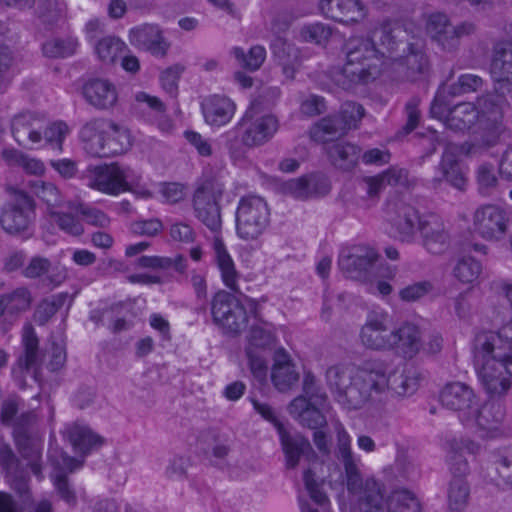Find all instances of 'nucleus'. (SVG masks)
<instances>
[{
    "instance_id": "1",
    "label": "nucleus",
    "mask_w": 512,
    "mask_h": 512,
    "mask_svg": "<svg viewBox=\"0 0 512 512\" xmlns=\"http://www.w3.org/2000/svg\"><path fill=\"white\" fill-rule=\"evenodd\" d=\"M326 382L335 399L347 409H360L379 394L373 360L356 370L349 364H337L326 371Z\"/></svg>"
},
{
    "instance_id": "2",
    "label": "nucleus",
    "mask_w": 512,
    "mask_h": 512,
    "mask_svg": "<svg viewBox=\"0 0 512 512\" xmlns=\"http://www.w3.org/2000/svg\"><path fill=\"white\" fill-rule=\"evenodd\" d=\"M508 345L502 342V334L493 331H481L473 341L474 362L478 378L491 396H502L511 387V381L503 360Z\"/></svg>"
},
{
    "instance_id": "3",
    "label": "nucleus",
    "mask_w": 512,
    "mask_h": 512,
    "mask_svg": "<svg viewBox=\"0 0 512 512\" xmlns=\"http://www.w3.org/2000/svg\"><path fill=\"white\" fill-rule=\"evenodd\" d=\"M346 62L335 74V83L344 90L359 84H368L377 79L382 71L385 52L378 49L373 39L351 37L344 46Z\"/></svg>"
},
{
    "instance_id": "4",
    "label": "nucleus",
    "mask_w": 512,
    "mask_h": 512,
    "mask_svg": "<svg viewBox=\"0 0 512 512\" xmlns=\"http://www.w3.org/2000/svg\"><path fill=\"white\" fill-rule=\"evenodd\" d=\"M35 203L32 197L23 191L15 193L14 198L1 209L0 225L5 233L29 239L34 234Z\"/></svg>"
},
{
    "instance_id": "5",
    "label": "nucleus",
    "mask_w": 512,
    "mask_h": 512,
    "mask_svg": "<svg viewBox=\"0 0 512 512\" xmlns=\"http://www.w3.org/2000/svg\"><path fill=\"white\" fill-rule=\"evenodd\" d=\"M270 224V210L259 196L242 197L236 211L237 235L246 241L258 239Z\"/></svg>"
},
{
    "instance_id": "6",
    "label": "nucleus",
    "mask_w": 512,
    "mask_h": 512,
    "mask_svg": "<svg viewBox=\"0 0 512 512\" xmlns=\"http://www.w3.org/2000/svg\"><path fill=\"white\" fill-rule=\"evenodd\" d=\"M224 192V185L216 179L201 182L193 194L195 217L213 232L222 225L219 201Z\"/></svg>"
},
{
    "instance_id": "7",
    "label": "nucleus",
    "mask_w": 512,
    "mask_h": 512,
    "mask_svg": "<svg viewBox=\"0 0 512 512\" xmlns=\"http://www.w3.org/2000/svg\"><path fill=\"white\" fill-rule=\"evenodd\" d=\"M476 31L474 22L463 21L453 25L449 17L441 12L432 13L427 21L429 36L446 53H455L460 47L461 38L471 36Z\"/></svg>"
},
{
    "instance_id": "8",
    "label": "nucleus",
    "mask_w": 512,
    "mask_h": 512,
    "mask_svg": "<svg viewBox=\"0 0 512 512\" xmlns=\"http://www.w3.org/2000/svg\"><path fill=\"white\" fill-rule=\"evenodd\" d=\"M213 321L224 333L238 335L248 323L247 310L242 302L233 294L220 290L211 302Z\"/></svg>"
},
{
    "instance_id": "9",
    "label": "nucleus",
    "mask_w": 512,
    "mask_h": 512,
    "mask_svg": "<svg viewBox=\"0 0 512 512\" xmlns=\"http://www.w3.org/2000/svg\"><path fill=\"white\" fill-rule=\"evenodd\" d=\"M379 394L386 390L397 396L412 395L419 386L421 374L413 367L395 369L387 373V364L382 360H373Z\"/></svg>"
},
{
    "instance_id": "10",
    "label": "nucleus",
    "mask_w": 512,
    "mask_h": 512,
    "mask_svg": "<svg viewBox=\"0 0 512 512\" xmlns=\"http://www.w3.org/2000/svg\"><path fill=\"white\" fill-rule=\"evenodd\" d=\"M511 223V210L495 204L480 206L473 215L475 231L486 240L502 239Z\"/></svg>"
},
{
    "instance_id": "11",
    "label": "nucleus",
    "mask_w": 512,
    "mask_h": 512,
    "mask_svg": "<svg viewBox=\"0 0 512 512\" xmlns=\"http://www.w3.org/2000/svg\"><path fill=\"white\" fill-rule=\"evenodd\" d=\"M378 253L368 246H353L341 252L339 267L346 277L365 282L369 280Z\"/></svg>"
},
{
    "instance_id": "12",
    "label": "nucleus",
    "mask_w": 512,
    "mask_h": 512,
    "mask_svg": "<svg viewBox=\"0 0 512 512\" xmlns=\"http://www.w3.org/2000/svg\"><path fill=\"white\" fill-rule=\"evenodd\" d=\"M391 318L384 310H372L360 330L361 343L373 351H389Z\"/></svg>"
},
{
    "instance_id": "13",
    "label": "nucleus",
    "mask_w": 512,
    "mask_h": 512,
    "mask_svg": "<svg viewBox=\"0 0 512 512\" xmlns=\"http://www.w3.org/2000/svg\"><path fill=\"white\" fill-rule=\"evenodd\" d=\"M489 71L493 84L512 91V40L498 39L492 44Z\"/></svg>"
},
{
    "instance_id": "14",
    "label": "nucleus",
    "mask_w": 512,
    "mask_h": 512,
    "mask_svg": "<svg viewBox=\"0 0 512 512\" xmlns=\"http://www.w3.org/2000/svg\"><path fill=\"white\" fill-rule=\"evenodd\" d=\"M440 400L443 406L458 413L462 423L471 420L477 409V397L474 391L461 382L447 384L441 394Z\"/></svg>"
},
{
    "instance_id": "15",
    "label": "nucleus",
    "mask_w": 512,
    "mask_h": 512,
    "mask_svg": "<svg viewBox=\"0 0 512 512\" xmlns=\"http://www.w3.org/2000/svg\"><path fill=\"white\" fill-rule=\"evenodd\" d=\"M131 170L118 163L96 166L93 170V179L90 186L100 192L118 195L123 191H130L129 179Z\"/></svg>"
},
{
    "instance_id": "16",
    "label": "nucleus",
    "mask_w": 512,
    "mask_h": 512,
    "mask_svg": "<svg viewBox=\"0 0 512 512\" xmlns=\"http://www.w3.org/2000/svg\"><path fill=\"white\" fill-rule=\"evenodd\" d=\"M405 55L396 61V71L402 80L416 82L424 79L430 70L428 56L421 41L407 44Z\"/></svg>"
},
{
    "instance_id": "17",
    "label": "nucleus",
    "mask_w": 512,
    "mask_h": 512,
    "mask_svg": "<svg viewBox=\"0 0 512 512\" xmlns=\"http://www.w3.org/2000/svg\"><path fill=\"white\" fill-rule=\"evenodd\" d=\"M419 232L422 245L429 253L441 254L450 246V233L439 215H423L419 220Z\"/></svg>"
},
{
    "instance_id": "18",
    "label": "nucleus",
    "mask_w": 512,
    "mask_h": 512,
    "mask_svg": "<svg viewBox=\"0 0 512 512\" xmlns=\"http://www.w3.org/2000/svg\"><path fill=\"white\" fill-rule=\"evenodd\" d=\"M279 127L278 120L273 115H263L255 119L245 115L236 127L242 129V143L247 147H256L268 142Z\"/></svg>"
},
{
    "instance_id": "19",
    "label": "nucleus",
    "mask_w": 512,
    "mask_h": 512,
    "mask_svg": "<svg viewBox=\"0 0 512 512\" xmlns=\"http://www.w3.org/2000/svg\"><path fill=\"white\" fill-rule=\"evenodd\" d=\"M46 124V117L36 112H22L11 121V131L19 145L28 148L42 140L41 130Z\"/></svg>"
},
{
    "instance_id": "20",
    "label": "nucleus",
    "mask_w": 512,
    "mask_h": 512,
    "mask_svg": "<svg viewBox=\"0 0 512 512\" xmlns=\"http://www.w3.org/2000/svg\"><path fill=\"white\" fill-rule=\"evenodd\" d=\"M351 440L343 426L337 428L336 457L343 464L347 488L351 492H358L363 487L362 476L358 467V459L351 450Z\"/></svg>"
},
{
    "instance_id": "21",
    "label": "nucleus",
    "mask_w": 512,
    "mask_h": 512,
    "mask_svg": "<svg viewBox=\"0 0 512 512\" xmlns=\"http://www.w3.org/2000/svg\"><path fill=\"white\" fill-rule=\"evenodd\" d=\"M388 212L391 214L390 223L394 230L395 237L402 242H410L416 231V224L419 225L418 211L411 205L402 201L388 204Z\"/></svg>"
},
{
    "instance_id": "22",
    "label": "nucleus",
    "mask_w": 512,
    "mask_h": 512,
    "mask_svg": "<svg viewBox=\"0 0 512 512\" xmlns=\"http://www.w3.org/2000/svg\"><path fill=\"white\" fill-rule=\"evenodd\" d=\"M114 121L107 118H93L79 131V138L85 151L94 157H103L104 138L114 129Z\"/></svg>"
},
{
    "instance_id": "23",
    "label": "nucleus",
    "mask_w": 512,
    "mask_h": 512,
    "mask_svg": "<svg viewBox=\"0 0 512 512\" xmlns=\"http://www.w3.org/2000/svg\"><path fill=\"white\" fill-rule=\"evenodd\" d=\"M86 102L97 110L112 109L118 102L116 86L107 79L91 78L82 87Z\"/></svg>"
},
{
    "instance_id": "24",
    "label": "nucleus",
    "mask_w": 512,
    "mask_h": 512,
    "mask_svg": "<svg viewBox=\"0 0 512 512\" xmlns=\"http://www.w3.org/2000/svg\"><path fill=\"white\" fill-rule=\"evenodd\" d=\"M281 191L296 199L305 200L324 196L330 191L328 179L320 174H311L297 179H290L281 184Z\"/></svg>"
},
{
    "instance_id": "25",
    "label": "nucleus",
    "mask_w": 512,
    "mask_h": 512,
    "mask_svg": "<svg viewBox=\"0 0 512 512\" xmlns=\"http://www.w3.org/2000/svg\"><path fill=\"white\" fill-rule=\"evenodd\" d=\"M49 459L52 464L60 470L54 480L58 494L68 504H75L76 496L69 486L68 478L65 473L73 472L75 469L79 468L82 465V461L69 456L66 452L56 447L49 450Z\"/></svg>"
},
{
    "instance_id": "26",
    "label": "nucleus",
    "mask_w": 512,
    "mask_h": 512,
    "mask_svg": "<svg viewBox=\"0 0 512 512\" xmlns=\"http://www.w3.org/2000/svg\"><path fill=\"white\" fill-rule=\"evenodd\" d=\"M421 348V333L412 323L404 322L392 329L389 351H395L406 359H412Z\"/></svg>"
},
{
    "instance_id": "27",
    "label": "nucleus",
    "mask_w": 512,
    "mask_h": 512,
    "mask_svg": "<svg viewBox=\"0 0 512 512\" xmlns=\"http://www.w3.org/2000/svg\"><path fill=\"white\" fill-rule=\"evenodd\" d=\"M129 36L132 45L144 49L154 56L164 57L170 47L157 25L144 24L133 28Z\"/></svg>"
},
{
    "instance_id": "28",
    "label": "nucleus",
    "mask_w": 512,
    "mask_h": 512,
    "mask_svg": "<svg viewBox=\"0 0 512 512\" xmlns=\"http://www.w3.org/2000/svg\"><path fill=\"white\" fill-rule=\"evenodd\" d=\"M277 431L285 454L287 468L294 469L298 465L301 456L307 458L316 456L309 440L303 435L289 433L281 423H277Z\"/></svg>"
},
{
    "instance_id": "29",
    "label": "nucleus",
    "mask_w": 512,
    "mask_h": 512,
    "mask_svg": "<svg viewBox=\"0 0 512 512\" xmlns=\"http://www.w3.org/2000/svg\"><path fill=\"white\" fill-rule=\"evenodd\" d=\"M494 89V92L484 94L476 100L475 106L479 112V123L503 121L504 108L509 106L506 95L512 91H502L495 85Z\"/></svg>"
},
{
    "instance_id": "30",
    "label": "nucleus",
    "mask_w": 512,
    "mask_h": 512,
    "mask_svg": "<svg viewBox=\"0 0 512 512\" xmlns=\"http://www.w3.org/2000/svg\"><path fill=\"white\" fill-rule=\"evenodd\" d=\"M319 7L326 17L338 22H357L364 16L359 0H321Z\"/></svg>"
},
{
    "instance_id": "31",
    "label": "nucleus",
    "mask_w": 512,
    "mask_h": 512,
    "mask_svg": "<svg viewBox=\"0 0 512 512\" xmlns=\"http://www.w3.org/2000/svg\"><path fill=\"white\" fill-rule=\"evenodd\" d=\"M373 40L379 45L386 54L392 55L397 52H406L407 44L405 38L406 31L399 25H393L390 22H385L379 27L375 28L372 32Z\"/></svg>"
},
{
    "instance_id": "32",
    "label": "nucleus",
    "mask_w": 512,
    "mask_h": 512,
    "mask_svg": "<svg viewBox=\"0 0 512 512\" xmlns=\"http://www.w3.org/2000/svg\"><path fill=\"white\" fill-rule=\"evenodd\" d=\"M459 154L460 147L457 144L445 143L438 169L442 173L443 179L451 186L458 190H464L466 178L459 165Z\"/></svg>"
},
{
    "instance_id": "33",
    "label": "nucleus",
    "mask_w": 512,
    "mask_h": 512,
    "mask_svg": "<svg viewBox=\"0 0 512 512\" xmlns=\"http://www.w3.org/2000/svg\"><path fill=\"white\" fill-rule=\"evenodd\" d=\"M270 49L277 63L282 67V72L287 79H293L300 66V52L297 47L287 42L281 36H275L270 44Z\"/></svg>"
},
{
    "instance_id": "34",
    "label": "nucleus",
    "mask_w": 512,
    "mask_h": 512,
    "mask_svg": "<svg viewBox=\"0 0 512 512\" xmlns=\"http://www.w3.org/2000/svg\"><path fill=\"white\" fill-rule=\"evenodd\" d=\"M202 112L207 124L220 127L233 117L235 104L227 97L214 95L203 101Z\"/></svg>"
},
{
    "instance_id": "35",
    "label": "nucleus",
    "mask_w": 512,
    "mask_h": 512,
    "mask_svg": "<svg viewBox=\"0 0 512 512\" xmlns=\"http://www.w3.org/2000/svg\"><path fill=\"white\" fill-rule=\"evenodd\" d=\"M23 354L18 358L17 364L21 370L34 371V378L37 379L38 370L42 363V354L39 351V341L33 327L27 326L23 332Z\"/></svg>"
},
{
    "instance_id": "36",
    "label": "nucleus",
    "mask_w": 512,
    "mask_h": 512,
    "mask_svg": "<svg viewBox=\"0 0 512 512\" xmlns=\"http://www.w3.org/2000/svg\"><path fill=\"white\" fill-rule=\"evenodd\" d=\"M479 112L475 104L470 102L459 103L449 109L445 117V126L456 132L469 130L477 121Z\"/></svg>"
},
{
    "instance_id": "37",
    "label": "nucleus",
    "mask_w": 512,
    "mask_h": 512,
    "mask_svg": "<svg viewBox=\"0 0 512 512\" xmlns=\"http://www.w3.org/2000/svg\"><path fill=\"white\" fill-rule=\"evenodd\" d=\"M493 466L496 475L489 474L490 481L502 489L512 487V446L493 452Z\"/></svg>"
},
{
    "instance_id": "38",
    "label": "nucleus",
    "mask_w": 512,
    "mask_h": 512,
    "mask_svg": "<svg viewBox=\"0 0 512 512\" xmlns=\"http://www.w3.org/2000/svg\"><path fill=\"white\" fill-rule=\"evenodd\" d=\"M504 418V412L498 403H486L480 406L477 401V409L471 420L464 422L465 425H476L479 429L485 431H492L497 429L498 425Z\"/></svg>"
},
{
    "instance_id": "39",
    "label": "nucleus",
    "mask_w": 512,
    "mask_h": 512,
    "mask_svg": "<svg viewBox=\"0 0 512 512\" xmlns=\"http://www.w3.org/2000/svg\"><path fill=\"white\" fill-rule=\"evenodd\" d=\"M215 261L221 272V277L224 284L232 291L239 293L237 280L239 274L235 269L234 262L228 254L223 241L220 238H215L214 243Z\"/></svg>"
},
{
    "instance_id": "40",
    "label": "nucleus",
    "mask_w": 512,
    "mask_h": 512,
    "mask_svg": "<svg viewBox=\"0 0 512 512\" xmlns=\"http://www.w3.org/2000/svg\"><path fill=\"white\" fill-rule=\"evenodd\" d=\"M326 150L332 164L342 170L352 169L360 154V148L349 142L333 143Z\"/></svg>"
},
{
    "instance_id": "41",
    "label": "nucleus",
    "mask_w": 512,
    "mask_h": 512,
    "mask_svg": "<svg viewBox=\"0 0 512 512\" xmlns=\"http://www.w3.org/2000/svg\"><path fill=\"white\" fill-rule=\"evenodd\" d=\"M67 436L74 448L83 454L102 444L100 436L94 434L87 426L77 423L67 429Z\"/></svg>"
},
{
    "instance_id": "42",
    "label": "nucleus",
    "mask_w": 512,
    "mask_h": 512,
    "mask_svg": "<svg viewBox=\"0 0 512 512\" xmlns=\"http://www.w3.org/2000/svg\"><path fill=\"white\" fill-rule=\"evenodd\" d=\"M346 133L336 115L322 118L310 129V136L316 142L325 143Z\"/></svg>"
},
{
    "instance_id": "43",
    "label": "nucleus",
    "mask_w": 512,
    "mask_h": 512,
    "mask_svg": "<svg viewBox=\"0 0 512 512\" xmlns=\"http://www.w3.org/2000/svg\"><path fill=\"white\" fill-rule=\"evenodd\" d=\"M387 506L388 512H402L405 510L421 512L423 509L419 497L405 488L394 490L387 499Z\"/></svg>"
},
{
    "instance_id": "44",
    "label": "nucleus",
    "mask_w": 512,
    "mask_h": 512,
    "mask_svg": "<svg viewBox=\"0 0 512 512\" xmlns=\"http://www.w3.org/2000/svg\"><path fill=\"white\" fill-rule=\"evenodd\" d=\"M115 128L104 138L103 157L125 153L131 147V137L127 129L114 122Z\"/></svg>"
},
{
    "instance_id": "45",
    "label": "nucleus",
    "mask_w": 512,
    "mask_h": 512,
    "mask_svg": "<svg viewBox=\"0 0 512 512\" xmlns=\"http://www.w3.org/2000/svg\"><path fill=\"white\" fill-rule=\"evenodd\" d=\"M3 297L7 306L5 320L9 319V324L13 325L18 314L29 308L31 303L30 292L26 288L20 287L11 293L4 294Z\"/></svg>"
},
{
    "instance_id": "46",
    "label": "nucleus",
    "mask_w": 512,
    "mask_h": 512,
    "mask_svg": "<svg viewBox=\"0 0 512 512\" xmlns=\"http://www.w3.org/2000/svg\"><path fill=\"white\" fill-rule=\"evenodd\" d=\"M470 488L464 478H453L448 488V506L451 511L459 512L467 508Z\"/></svg>"
},
{
    "instance_id": "47",
    "label": "nucleus",
    "mask_w": 512,
    "mask_h": 512,
    "mask_svg": "<svg viewBox=\"0 0 512 512\" xmlns=\"http://www.w3.org/2000/svg\"><path fill=\"white\" fill-rule=\"evenodd\" d=\"M30 186L35 195L47 205L49 213L64 204V197L53 183L36 180Z\"/></svg>"
},
{
    "instance_id": "48",
    "label": "nucleus",
    "mask_w": 512,
    "mask_h": 512,
    "mask_svg": "<svg viewBox=\"0 0 512 512\" xmlns=\"http://www.w3.org/2000/svg\"><path fill=\"white\" fill-rule=\"evenodd\" d=\"M125 49V43L115 36H106L95 44V51L104 64H113Z\"/></svg>"
},
{
    "instance_id": "49",
    "label": "nucleus",
    "mask_w": 512,
    "mask_h": 512,
    "mask_svg": "<svg viewBox=\"0 0 512 512\" xmlns=\"http://www.w3.org/2000/svg\"><path fill=\"white\" fill-rule=\"evenodd\" d=\"M136 265L140 268L153 270H167L174 267L179 272H183L186 267L185 259L181 255L174 259L160 256H141L137 259Z\"/></svg>"
},
{
    "instance_id": "50",
    "label": "nucleus",
    "mask_w": 512,
    "mask_h": 512,
    "mask_svg": "<svg viewBox=\"0 0 512 512\" xmlns=\"http://www.w3.org/2000/svg\"><path fill=\"white\" fill-rule=\"evenodd\" d=\"M414 139L422 151V159L432 156L436 152L439 145H442L445 148V143H451L450 141H447L445 138L441 137L436 130L431 128H427L423 132L415 133Z\"/></svg>"
},
{
    "instance_id": "51",
    "label": "nucleus",
    "mask_w": 512,
    "mask_h": 512,
    "mask_svg": "<svg viewBox=\"0 0 512 512\" xmlns=\"http://www.w3.org/2000/svg\"><path fill=\"white\" fill-rule=\"evenodd\" d=\"M232 53L240 66L250 71H256L263 64L266 57V50L263 46L255 45L250 48L248 53L240 47H235Z\"/></svg>"
},
{
    "instance_id": "52",
    "label": "nucleus",
    "mask_w": 512,
    "mask_h": 512,
    "mask_svg": "<svg viewBox=\"0 0 512 512\" xmlns=\"http://www.w3.org/2000/svg\"><path fill=\"white\" fill-rule=\"evenodd\" d=\"M484 79L475 74H462L457 81L452 83L448 88L451 96H460L467 93H473L481 90L484 86Z\"/></svg>"
},
{
    "instance_id": "53",
    "label": "nucleus",
    "mask_w": 512,
    "mask_h": 512,
    "mask_svg": "<svg viewBox=\"0 0 512 512\" xmlns=\"http://www.w3.org/2000/svg\"><path fill=\"white\" fill-rule=\"evenodd\" d=\"M77 48V41L72 38H55L46 41L42 45L43 54L49 58L67 57L74 54Z\"/></svg>"
},
{
    "instance_id": "54",
    "label": "nucleus",
    "mask_w": 512,
    "mask_h": 512,
    "mask_svg": "<svg viewBox=\"0 0 512 512\" xmlns=\"http://www.w3.org/2000/svg\"><path fill=\"white\" fill-rule=\"evenodd\" d=\"M17 442L19 446V452L22 458L27 460V465L30 467L32 473L38 478L41 477L42 466L40 463V449L36 445L31 444L29 438H19Z\"/></svg>"
},
{
    "instance_id": "55",
    "label": "nucleus",
    "mask_w": 512,
    "mask_h": 512,
    "mask_svg": "<svg viewBox=\"0 0 512 512\" xmlns=\"http://www.w3.org/2000/svg\"><path fill=\"white\" fill-rule=\"evenodd\" d=\"M420 98L414 96L410 98L405 104L406 123L396 133L397 138H402L413 132L419 125L421 119V112L419 109Z\"/></svg>"
},
{
    "instance_id": "56",
    "label": "nucleus",
    "mask_w": 512,
    "mask_h": 512,
    "mask_svg": "<svg viewBox=\"0 0 512 512\" xmlns=\"http://www.w3.org/2000/svg\"><path fill=\"white\" fill-rule=\"evenodd\" d=\"M271 377L275 387L284 392L298 381L299 375L293 365H273Z\"/></svg>"
},
{
    "instance_id": "57",
    "label": "nucleus",
    "mask_w": 512,
    "mask_h": 512,
    "mask_svg": "<svg viewBox=\"0 0 512 512\" xmlns=\"http://www.w3.org/2000/svg\"><path fill=\"white\" fill-rule=\"evenodd\" d=\"M481 270L480 262L472 257H464L457 262L454 275L463 283H472L479 277Z\"/></svg>"
},
{
    "instance_id": "58",
    "label": "nucleus",
    "mask_w": 512,
    "mask_h": 512,
    "mask_svg": "<svg viewBox=\"0 0 512 512\" xmlns=\"http://www.w3.org/2000/svg\"><path fill=\"white\" fill-rule=\"evenodd\" d=\"M365 113L362 105L356 102H345L340 109L337 118L342 122L344 129L347 131L356 128Z\"/></svg>"
},
{
    "instance_id": "59",
    "label": "nucleus",
    "mask_w": 512,
    "mask_h": 512,
    "mask_svg": "<svg viewBox=\"0 0 512 512\" xmlns=\"http://www.w3.org/2000/svg\"><path fill=\"white\" fill-rule=\"evenodd\" d=\"M361 499L370 509L381 510L384 502L383 485L373 478L367 479Z\"/></svg>"
},
{
    "instance_id": "60",
    "label": "nucleus",
    "mask_w": 512,
    "mask_h": 512,
    "mask_svg": "<svg viewBox=\"0 0 512 512\" xmlns=\"http://www.w3.org/2000/svg\"><path fill=\"white\" fill-rule=\"evenodd\" d=\"M478 190L482 195H491L498 186V179L491 164L485 163L477 170Z\"/></svg>"
},
{
    "instance_id": "61",
    "label": "nucleus",
    "mask_w": 512,
    "mask_h": 512,
    "mask_svg": "<svg viewBox=\"0 0 512 512\" xmlns=\"http://www.w3.org/2000/svg\"><path fill=\"white\" fill-rule=\"evenodd\" d=\"M50 215L55 218L57 226L72 236H80L84 232L81 222L70 213H62L52 210Z\"/></svg>"
},
{
    "instance_id": "62",
    "label": "nucleus",
    "mask_w": 512,
    "mask_h": 512,
    "mask_svg": "<svg viewBox=\"0 0 512 512\" xmlns=\"http://www.w3.org/2000/svg\"><path fill=\"white\" fill-rule=\"evenodd\" d=\"M300 35L305 42L323 44L330 38L331 29L324 24L314 23L302 27Z\"/></svg>"
},
{
    "instance_id": "63",
    "label": "nucleus",
    "mask_w": 512,
    "mask_h": 512,
    "mask_svg": "<svg viewBox=\"0 0 512 512\" xmlns=\"http://www.w3.org/2000/svg\"><path fill=\"white\" fill-rule=\"evenodd\" d=\"M69 132L68 125L63 121H56L46 126L41 131L42 138L51 145H55L58 150H62V143Z\"/></svg>"
},
{
    "instance_id": "64",
    "label": "nucleus",
    "mask_w": 512,
    "mask_h": 512,
    "mask_svg": "<svg viewBox=\"0 0 512 512\" xmlns=\"http://www.w3.org/2000/svg\"><path fill=\"white\" fill-rule=\"evenodd\" d=\"M184 66L175 64L165 69L160 76L162 88L170 94L172 98H175L178 93V80L181 74L184 72Z\"/></svg>"
}]
</instances>
